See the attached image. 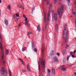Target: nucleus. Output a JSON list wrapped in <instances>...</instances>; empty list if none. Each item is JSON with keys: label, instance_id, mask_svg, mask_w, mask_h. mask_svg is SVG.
<instances>
[{"label": "nucleus", "instance_id": "f257e3e1", "mask_svg": "<svg viewBox=\"0 0 76 76\" xmlns=\"http://www.w3.org/2000/svg\"><path fill=\"white\" fill-rule=\"evenodd\" d=\"M40 63L42 66L43 67V73H44L45 72V60H43L42 59H40L39 60V62L38 63V70L39 71H40V67H41V65Z\"/></svg>", "mask_w": 76, "mask_h": 76}, {"label": "nucleus", "instance_id": "f03ea898", "mask_svg": "<svg viewBox=\"0 0 76 76\" xmlns=\"http://www.w3.org/2000/svg\"><path fill=\"white\" fill-rule=\"evenodd\" d=\"M50 13H51L50 11L49 10L48 11V20H46L47 19V15L46 13L45 12L44 13V23L46 25H45V28H47V25H48V20H49V19L50 18Z\"/></svg>", "mask_w": 76, "mask_h": 76}, {"label": "nucleus", "instance_id": "7ed1b4c3", "mask_svg": "<svg viewBox=\"0 0 76 76\" xmlns=\"http://www.w3.org/2000/svg\"><path fill=\"white\" fill-rule=\"evenodd\" d=\"M63 7H64L63 6H61V8H58V14L59 15L60 18H61L63 11Z\"/></svg>", "mask_w": 76, "mask_h": 76}, {"label": "nucleus", "instance_id": "20e7f679", "mask_svg": "<svg viewBox=\"0 0 76 76\" xmlns=\"http://www.w3.org/2000/svg\"><path fill=\"white\" fill-rule=\"evenodd\" d=\"M52 19L53 21H54L55 20V21H57V14L56 13H55V14H54V10H52Z\"/></svg>", "mask_w": 76, "mask_h": 76}, {"label": "nucleus", "instance_id": "39448f33", "mask_svg": "<svg viewBox=\"0 0 76 76\" xmlns=\"http://www.w3.org/2000/svg\"><path fill=\"white\" fill-rule=\"evenodd\" d=\"M23 17L25 19V21L26 22L25 25H27V26H30V24L29 23H28V18L26 17V16L25 15H23Z\"/></svg>", "mask_w": 76, "mask_h": 76}, {"label": "nucleus", "instance_id": "423d86ee", "mask_svg": "<svg viewBox=\"0 0 76 76\" xmlns=\"http://www.w3.org/2000/svg\"><path fill=\"white\" fill-rule=\"evenodd\" d=\"M4 72L6 73H7V71H5L4 70V68L2 67V69L1 70V75H4Z\"/></svg>", "mask_w": 76, "mask_h": 76}, {"label": "nucleus", "instance_id": "0eeeda50", "mask_svg": "<svg viewBox=\"0 0 76 76\" xmlns=\"http://www.w3.org/2000/svg\"><path fill=\"white\" fill-rule=\"evenodd\" d=\"M68 34H69V31H68V30H67L66 31V35L65 36V39H64L65 43H66V42H67V35H68Z\"/></svg>", "mask_w": 76, "mask_h": 76}, {"label": "nucleus", "instance_id": "6e6552de", "mask_svg": "<svg viewBox=\"0 0 76 76\" xmlns=\"http://www.w3.org/2000/svg\"><path fill=\"white\" fill-rule=\"evenodd\" d=\"M0 48L1 50V51L2 53V55H4V51L3 50V48H2V45L1 44V42H0Z\"/></svg>", "mask_w": 76, "mask_h": 76}, {"label": "nucleus", "instance_id": "1a4fd4ad", "mask_svg": "<svg viewBox=\"0 0 76 76\" xmlns=\"http://www.w3.org/2000/svg\"><path fill=\"white\" fill-rule=\"evenodd\" d=\"M63 66H64V65L61 66H60V68L61 71L62 72H65L66 70V69L65 68H64V67H63Z\"/></svg>", "mask_w": 76, "mask_h": 76}, {"label": "nucleus", "instance_id": "9d476101", "mask_svg": "<svg viewBox=\"0 0 76 76\" xmlns=\"http://www.w3.org/2000/svg\"><path fill=\"white\" fill-rule=\"evenodd\" d=\"M27 69L28 72H30L31 71V68L30 67L29 64H28L27 65Z\"/></svg>", "mask_w": 76, "mask_h": 76}, {"label": "nucleus", "instance_id": "9b49d317", "mask_svg": "<svg viewBox=\"0 0 76 76\" xmlns=\"http://www.w3.org/2000/svg\"><path fill=\"white\" fill-rule=\"evenodd\" d=\"M52 70L53 76H55V75H56V71H55V69H54V67L52 68Z\"/></svg>", "mask_w": 76, "mask_h": 76}, {"label": "nucleus", "instance_id": "f8f14e48", "mask_svg": "<svg viewBox=\"0 0 76 76\" xmlns=\"http://www.w3.org/2000/svg\"><path fill=\"white\" fill-rule=\"evenodd\" d=\"M18 7L20 9H23V10L25 9L24 7L23 6H22V5L21 4H19L18 5Z\"/></svg>", "mask_w": 76, "mask_h": 76}, {"label": "nucleus", "instance_id": "ddd939ff", "mask_svg": "<svg viewBox=\"0 0 76 76\" xmlns=\"http://www.w3.org/2000/svg\"><path fill=\"white\" fill-rule=\"evenodd\" d=\"M31 47L32 50H33L34 48H35V47L34 46V43L33 42H31Z\"/></svg>", "mask_w": 76, "mask_h": 76}, {"label": "nucleus", "instance_id": "4468645a", "mask_svg": "<svg viewBox=\"0 0 76 76\" xmlns=\"http://www.w3.org/2000/svg\"><path fill=\"white\" fill-rule=\"evenodd\" d=\"M44 0L46 2L47 5H48V4H50V0Z\"/></svg>", "mask_w": 76, "mask_h": 76}, {"label": "nucleus", "instance_id": "2eb2a0df", "mask_svg": "<svg viewBox=\"0 0 76 76\" xmlns=\"http://www.w3.org/2000/svg\"><path fill=\"white\" fill-rule=\"evenodd\" d=\"M37 28L39 32H40V31H41V28H40L39 25H38V26L37 27Z\"/></svg>", "mask_w": 76, "mask_h": 76}, {"label": "nucleus", "instance_id": "dca6fc26", "mask_svg": "<svg viewBox=\"0 0 76 76\" xmlns=\"http://www.w3.org/2000/svg\"><path fill=\"white\" fill-rule=\"evenodd\" d=\"M65 29H64V30L63 32V37L64 35V34H65V32H66V26L64 27Z\"/></svg>", "mask_w": 76, "mask_h": 76}, {"label": "nucleus", "instance_id": "f3484780", "mask_svg": "<svg viewBox=\"0 0 76 76\" xmlns=\"http://www.w3.org/2000/svg\"><path fill=\"white\" fill-rule=\"evenodd\" d=\"M4 23L6 25H8V20H4Z\"/></svg>", "mask_w": 76, "mask_h": 76}, {"label": "nucleus", "instance_id": "a211bd4d", "mask_svg": "<svg viewBox=\"0 0 76 76\" xmlns=\"http://www.w3.org/2000/svg\"><path fill=\"white\" fill-rule=\"evenodd\" d=\"M52 8H53L52 4H51L49 6V10H51Z\"/></svg>", "mask_w": 76, "mask_h": 76}, {"label": "nucleus", "instance_id": "6ab92c4d", "mask_svg": "<svg viewBox=\"0 0 76 76\" xmlns=\"http://www.w3.org/2000/svg\"><path fill=\"white\" fill-rule=\"evenodd\" d=\"M53 59L55 61H58V59H57V58L56 57H54Z\"/></svg>", "mask_w": 76, "mask_h": 76}, {"label": "nucleus", "instance_id": "aec40b11", "mask_svg": "<svg viewBox=\"0 0 76 76\" xmlns=\"http://www.w3.org/2000/svg\"><path fill=\"white\" fill-rule=\"evenodd\" d=\"M66 53H67V51L66 50H64L63 51V54L64 55V54H66Z\"/></svg>", "mask_w": 76, "mask_h": 76}, {"label": "nucleus", "instance_id": "412c9836", "mask_svg": "<svg viewBox=\"0 0 76 76\" xmlns=\"http://www.w3.org/2000/svg\"><path fill=\"white\" fill-rule=\"evenodd\" d=\"M9 76H12V72H11V71L10 70H9Z\"/></svg>", "mask_w": 76, "mask_h": 76}, {"label": "nucleus", "instance_id": "4be33fe9", "mask_svg": "<svg viewBox=\"0 0 76 76\" xmlns=\"http://www.w3.org/2000/svg\"><path fill=\"white\" fill-rule=\"evenodd\" d=\"M9 50H6V55L7 56L8 54H9Z\"/></svg>", "mask_w": 76, "mask_h": 76}, {"label": "nucleus", "instance_id": "5701e85b", "mask_svg": "<svg viewBox=\"0 0 76 76\" xmlns=\"http://www.w3.org/2000/svg\"><path fill=\"white\" fill-rule=\"evenodd\" d=\"M14 19L15 21H16V20H18V19H17V18H16V17L15 15H14Z\"/></svg>", "mask_w": 76, "mask_h": 76}, {"label": "nucleus", "instance_id": "b1692460", "mask_svg": "<svg viewBox=\"0 0 76 76\" xmlns=\"http://www.w3.org/2000/svg\"><path fill=\"white\" fill-rule=\"evenodd\" d=\"M44 48L42 47V53L43 54H44Z\"/></svg>", "mask_w": 76, "mask_h": 76}, {"label": "nucleus", "instance_id": "393cba45", "mask_svg": "<svg viewBox=\"0 0 76 76\" xmlns=\"http://www.w3.org/2000/svg\"><path fill=\"white\" fill-rule=\"evenodd\" d=\"M4 55H2L1 56V60H4Z\"/></svg>", "mask_w": 76, "mask_h": 76}, {"label": "nucleus", "instance_id": "a878e982", "mask_svg": "<svg viewBox=\"0 0 76 76\" xmlns=\"http://www.w3.org/2000/svg\"><path fill=\"white\" fill-rule=\"evenodd\" d=\"M15 15L16 16V17H19V13H17L15 14Z\"/></svg>", "mask_w": 76, "mask_h": 76}, {"label": "nucleus", "instance_id": "bb28decb", "mask_svg": "<svg viewBox=\"0 0 76 76\" xmlns=\"http://www.w3.org/2000/svg\"><path fill=\"white\" fill-rule=\"evenodd\" d=\"M34 51L36 53H37V49L35 48L34 49Z\"/></svg>", "mask_w": 76, "mask_h": 76}, {"label": "nucleus", "instance_id": "cd10ccee", "mask_svg": "<svg viewBox=\"0 0 76 76\" xmlns=\"http://www.w3.org/2000/svg\"><path fill=\"white\" fill-rule=\"evenodd\" d=\"M55 28H56V30H57V28H58V25H57V24H56Z\"/></svg>", "mask_w": 76, "mask_h": 76}, {"label": "nucleus", "instance_id": "c85d7f7f", "mask_svg": "<svg viewBox=\"0 0 76 76\" xmlns=\"http://www.w3.org/2000/svg\"><path fill=\"white\" fill-rule=\"evenodd\" d=\"M69 47V45H66V48H68Z\"/></svg>", "mask_w": 76, "mask_h": 76}, {"label": "nucleus", "instance_id": "c756f323", "mask_svg": "<svg viewBox=\"0 0 76 76\" xmlns=\"http://www.w3.org/2000/svg\"><path fill=\"white\" fill-rule=\"evenodd\" d=\"M70 56L69 55L67 57V60H69V58H70Z\"/></svg>", "mask_w": 76, "mask_h": 76}, {"label": "nucleus", "instance_id": "7c9ffc66", "mask_svg": "<svg viewBox=\"0 0 76 76\" xmlns=\"http://www.w3.org/2000/svg\"><path fill=\"white\" fill-rule=\"evenodd\" d=\"M44 76V74L42 72H41L40 73V76Z\"/></svg>", "mask_w": 76, "mask_h": 76}, {"label": "nucleus", "instance_id": "2f4dec72", "mask_svg": "<svg viewBox=\"0 0 76 76\" xmlns=\"http://www.w3.org/2000/svg\"><path fill=\"white\" fill-rule=\"evenodd\" d=\"M31 32H28L27 33V36H28L29 35H31Z\"/></svg>", "mask_w": 76, "mask_h": 76}, {"label": "nucleus", "instance_id": "473e14b6", "mask_svg": "<svg viewBox=\"0 0 76 76\" xmlns=\"http://www.w3.org/2000/svg\"><path fill=\"white\" fill-rule=\"evenodd\" d=\"M8 9L9 10H10V5H8Z\"/></svg>", "mask_w": 76, "mask_h": 76}, {"label": "nucleus", "instance_id": "72a5a7b5", "mask_svg": "<svg viewBox=\"0 0 76 76\" xmlns=\"http://www.w3.org/2000/svg\"><path fill=\"white\" fill-rule=\"evenodd\" d=\"M35 10V7H33L32 8V13H33V11Z\"/></svg>", "mask_w": 76, "mask_h": 76}, {"label": "nucleus", "instance_id": "f704fd0d", "mask_svg": "<svg viewBox=\"0 0 76 76\" xmlns=\"http://www.w3.org/2000/svg\"><path fill=\"white\" fill-rule=\"evenodd\" d=\"M48 71L49 73H51V71L49 69H48Z\"/></svg>", "mask_w": 76, "mask_h": 76}, {"label": "nucleus", "instance_id": "c9c22d12", "mask_svg": "<svg viewBox=\"0 0 76 76\" xmlns=\"http://www.w3.org/2000/svg\"><path fill=\"white\" fill-rule=\"evenodd\" d=\"M67 1L68 3V5H69V3H70V0H67Z\"/></svg>", "mask_w": 76, "mask_h": 76}, {"label": "nucleus", "instance_id": "e433bc0d", "mask_svg": "<svg viewBox=\"0 0 76 76\" xmlns=\"http://www.w3.org/2000/svg\"><path fill=\"white\" fill-rule=\"evenodd\" d=\"M54 4H56L57 3V0H54Z\"/></svg>", "mask_w": 76, "mask_h": 76}, {"label": "nucleus", "instance_id": "4c0bfd02", "mask_svg": "<svg viewBox=\"0 0 76 76\" xmlns=\"http://www.w3.org/2000/svg\"><path fill=\"white\" fill-rule=\"evenodd\" d=\"M23 72H26V71L25 69H23L22 70Z\"/></svg>", "mask_w": 76, "mask_h": 76}, {"label": "nucleus", "instance_id": "58836bf2", "mask_svg": "<svg viewBox=\"0 0 76 76\" xmlns=\"http://www.w3.org/2000/svg\"><path fill=\"white\" fill-rule=\"evenodd\" d=\"M22 51L23 52V51H25V49H24V48H23L22 49Z\"/></svg>", "mask_w": 76, "mask_h": 76}, {"label": "nucleus", "instance_id": "ea45409f", "mask_svg": "<svg viewBox=\"0 0 76 76\" xmlns=\"http://www.w3.org/2000/svg\"><path fill=\"white\" fill-rule=\"evenodd\" d=\"M56 54L57 55V56H60V53H57Z\"/></svg>", "mask_w": 76, "mask_h": 76}, {"label": "nucleus", "instance_id": "a19ab883", "mask_svg": "<svg viewBox=\"0 0 76 76\" xmlns=\"http://www.w3.org/2000/svg\"><path fill=\"white\" fill-rule=\"evenodd\" d=\"M46 76H50V73H48Z\"/></svg>", "mask_w": 76, "mask_h": 76}, {"label": "nucleus", "instance_id": "79ce46f5", "mask_svg": "<svg viewBox=\"0 0 76 76\" xmlns=\"http://www.w3.org/2000/svg\"><path fill=\"white\" fill-rule=\"evenodd\" d=\"M22 23H20V24H19V25H18L19 26H21L22 25Z\"/></svg>", "mask_w": 76, "mask_h": 76}, {"label": "nucleus", "instance_id": "37998d69", "mask_svg": "<svg viewBox=\"0 0 76 76\" xmlns=\"http://www.w3.org/2000/svg\"><path fill=\"white\" fill-rule=\"evenodd\" d=\"M19 59L20 60V61H21V62H22L23 61L22 60V59L20 58H19Z\"/></svg>", "mask_w": 76, "mask_h": 76}, {"label": "nucleus", "instance_id": "c03bdc74", "mask_svg": "<svg viewBox=\"0 0 76 76\" xmlns=\"http://www.w3.org/2000/svg\"><path fill=\"white\" fill-rule=\"evenodd\" d=\"M21 62L22 63V64H23V65H25V63H24V62H23V61Z\"/></svg>", "mask_w": 76, "mask_h": 76}, {"label": "nucleus", "instance_id": "a18cd8bd", "mask_svg": "<svg viewBox=\"0 0 76 76\" xmlns=\"http://www.w3.org/2000/svg\"><path fill=\"white\" fill-rule=\"evenodd\" d=\"M73 76H76V72H75Z\"/></svg>", "mask_w": 76, "mask_h": 76}, {"label": "nucleus", "instance_id": "49530a36", "mask_svg": "<svg viewBox=\"0 0 76 76\" xmlns=\"http://www.w3.org/2000/svg\"><path fill=\"white\" fill-rule=\"evenodd\" d=\"M72 14H73V15H76V12H72Z\"/></svg>", "mask_w": 76, "mask_h": 76}, {"label": "nucleus", "instance_id": "de8ad7c7", "mask_svg": "<svg viewBox=\"0 0 76 76\" xmlns=\"http://www.w3.org/2000/svg\"><path fill=\"white\" fill-rule=\"evenodd\" d=\"M72 57H73V58H75V56H74V55H72Z\"/></svg>", "mask_w": 76, "mask_h": 76}, {"label": "nucleus", "instance_id": "09e8293b", "mask_svg": "<svg viewBox=\"0 0 76 76\" xmlns=\"http://www.w3.org/2000/svg\"><path fill=\"white\" fill-rule=\"evenodd\" d=\"M1 35L0 34V40H1Z\"/></svg>", "mask_w": 76, "mask_h": 76}, {"label": "nucleus", "instance_id": "8fccbe9b", "mask_svg": "<svg viewBox=\"0 0 76 76\" xmlns=\"http://www.w3.org/2000/svg\"><path fill=\"white\" fill-rule=\"evenodd\" d=\"M70 55H72V54H73L72 52H70Z\"/></svg>", "mask_w": 76, "mask_h": 76}, {"label": "nucleus", "instance_id": "3c124183", "mask_svg": "<svg viewBox=\"0 0 76 76\" xmlns=\"http://www.w3.org/2000/svg\"><path fill=\"white\" fill-rule=\"evenodd\" d=\"M5 64V62L4 61L3 62V64Z\"/></svg>", "mask_w": 76, "mask_h": 76}, {"label": "nucleus", "instance_id": "603ef678", "mask_svg": "<svg viewBox=\"0 0 76 76\" xmlns=\"http://www.w3.org/2000/svg\"><path fill=\"white\" fill-rule=\"evenodd\" d=\"M62 1L63 2H64L65 1V0H63Z\"/></svg>", "mask_w": 76, "mask_h": 76}, {"label": "nucleus", "instance_id": "864d4df0", "mask_svg": "<svg viewBox=\"0 0 76 76\" xmlns=\"http://www.w3.org/2000/svg\"><path fill=\"white\" fill-rule=\"evenodd\" d=\"M65 28H66V27L67 26V25L66 24H65Z\"/></svg>", "mask_w": 76, "mask_h": 76}, {"label": "nucleus", "instance_id": "5fc2aeb1", "mask_svg": "<svg viewBox=\"0 0 76 76\" xmlns=\"http://www.w3.org/2000/svg\"><path fill=\"white\" fill-rule=\"evenodd\" d=\"M75 4H76V1H75Z\"/></svg>", "mask_w": 76, "mask_h": 76}, {"label": "nucleus", "instance_id": "6e6d98bb", "mask_svg": "<svg viewBox=\"0 0 76 76\" xmlns=\"http://www.w3.org/2000/svg\"><path fill=\"white\" fill-rule=\"evenodd\" d=\"M76 53V50H74V53Z\"/></svg>", "mask_w": 76, "mask_h": 76}, {"label": "nucleus", "instance_id": "4d7b16f0", "mask_svg": "<svg viewBox=\"0 0 76 76\" xmlns=\"http://www.w3.org/2000/svg\"><path fill=\"white\" fill-rule=\"evenodd\" d=\"M1 11L0 10V16H1V12H0Z\"/></svg>", "mask_w": 76, "mask_h": 76}, {"label": "nucleus", "instance_id": "13d9d810", "mask_svg": "<svg viewBox=\"0 0 76 76\" xmlns=\"http://www.w3.org/2000/svg\"><path fill=\"white\" fill-rule=\"evenodd\" d=\"M1 3V0H0V3Z\"/></svg>", "mask_w": 76, "mask_h": 76}, {"label": "nucleus", "instance_id": "bf43d9fd", "mask_svg": "<svg viewBox=\"0 0 76 76\" xmlns=\"http://www.w3.org/2000/svg\"><path fill=\"white\" fill-rule=\"evenodd\" d=\"M63 62H64H64H65V61L64 60V61H63Z\"/></svg>", "mask_w": 76, "mask_h": 76}, {"label": "nucleus", "instance_id": "052dcab7", "mask_svg": "<svg viewBox=\"0 0 76 76\" xmlns=\"http://www.w3.org/2000/svg\"><path fill=\"white\" fill-rule=\"evenodd\" d=\"M61 42H59V44H60V43Z\"/></svg>", "mask_w": 76, "mask_h": 76}, {"label": "nucleus", "instance_id": "680f3d73", "mask_svg": "<svg viewBox=\"0 0 76 76\" xmlns=\"http://www.w3.org/2000/svg\"><path fill=\"white\" fill-rule=\"evenodd\" d=\"M63 37L64 38V39L65 38V37Z\"/></svg>", "mask_w": 76, "mask_h": 76}, {"label": "nucleus", "instance_id": "e2e57ef3", "mask_svg": "<svg viewBox=\"0 0 76 76\" xmlns=\"http://www.w3.org/2000/svg\"><path fill=\"white\" fill-rule=\"evenodd\" d=\"M25 58H26V56H25Z\"/></svg>", "mask_w": 76, "mask_h": 76}, {"label": "nucleus", "instance_id": "0e129e2a", "mask_svg": "<svg viewBox=\"0 0 76 76\" xmlns=\"http://www.w3.org/2000/svg\"><path fill=\"white\" fill-rule=\"evenodd\" d=\"M21 1H22V0H21Z\"/></svg>", "mask_w": 76, "mask_h": 76}, {"label": "nucleus", "instance_id": "69168bd1", "mask_svg": "<svg viewBox=\"0 0 76 76\" xmlns=\"http://www.w3.org/2000/svg\"><path fill=\"white\" fill-rule=\"evenodd\" d=\"M55 38V37H54V38Z\"/></svg>", "mask_w": 76, "mask_h": 76}]
</instances>
